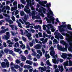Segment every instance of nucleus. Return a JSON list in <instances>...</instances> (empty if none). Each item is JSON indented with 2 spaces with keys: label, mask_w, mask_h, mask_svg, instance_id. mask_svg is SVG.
<instances>
[{
  "label": "nucleus",
  "mask_w": 72,
  "mask_h": 72,
  "mask_svg": "<svg viewBox=\"0 0 72 72\" xmlns=\"http://www.w3.org/2000/svg\"><path fill=\"white\" fill-rule=\"evenodd\" d=\"M46 6L48 10L49 11V12L47 13V17L50 18V19L49 20L47 17H46L45 19L48 23L50 24V23H51L52 22V24H54V23H55L54 20L55 19L54 17H53L54 16L53 12H52L51 10H50V7H51V4L50 3H49L48 4L47 3L46 4Z\"/></svg>",
  "instance_id": "nucleus-1"
},
{
  "label": "nucleus",
  "mask_w": 72,
  "mask_h": 72,
  "mask_svg": "<svg viewBox=\"0 0 72 72\" xmlns=\"http://www.w3.org/2000/svg\"><path fill=\"white\" fill-rule=\"evenodd\" d=\"M30 6V4H27L26 6H25V8H24V11L25 12H26V13L29 14L31 13V10L30 9L29 7Z\"/></svg>",
  "instance_id": "nucleus-2"
},
{
  "label": "nucleus",
  "mask_w": 72,
  "mask_h": 72,
  "mask_svg": "<svg viewBox=\"0 0 72 72\" xmlns=\"http://www.w3.org/2000/svg\"><path fill=\"white\" fill-rule=\"evenodd\" d=\"M36 1L38 2H39V4L41 5H42L47 4V1H44L42 2L40 1V0H36Z\"/></svg>",
  "instance_id": "nucleus-3"
},
{
  "label": "nucleus",
  "mask_w": 72,
  "mask_h": 72,
  "mask_svg": "<svg viewBox=\"0 0 72 72\" xmlns=\"http://www.w3.org/2000/svg\"><path fill=\"white\" fill-rule=\"evenodd\" d=\"M24 68H25V69H30L32 68V67L30 65H25L24 66Z\"/></svg>",
  "instance_id": "nucleus-4"
},
{
  "label": "nucleus",
  "mask_w": 72,
  "mask_h": 72,
  "mask_svg": "<svg viewBox=\"0 0 72 72\" xmlns=\"http://www.w3.org/2000/svg\"><path fill=\"white\" fill-rule=\"evenodd\" d=\"M67 59H69V67H71L72 66V62L70 60V59H72V58L71 57H67Z\"/></svg>",
  "instance_id": "nucleus-5"
},
{
  "label": "nucleus",
  "mask_w": 72,
  "mask_h": 72,
  "mask_svg": "<svg viewBox=\"0 0 72 72\" xmlns=\"http://www.w3.org/2000/svg\"><path fill=\"white\" fill-rule=\"evenodd\" d=\"M61 34L60 33H56V35L55 36V38L57 39L58 40L59 39V37Z\"/></svg>",
  "instance_id": "nucleus-6"
},
{
  "label": "nucleus",
  "mask_w": 72,
  "mask_h": 72,
  "mask_svg": "<svg viewBox=\"0 0 72 72\" xmlns=\"http://www.w3.org/2000/svg\"><path fill=\"white\" fill-rule=\"evenodd\" d=\"M61 57L64 59H66V58H67V54L66 53H63L61 55Z\"/></svg>",
  "instance_id": "nucleus-7"
},
{
  "label": "nucleus",
  "mask_w": 72,
  "mask_h": 72,
  "mask_svg": "<svg viewBox=\"0 0 72 72\" xmlns=\"http://www.w3.org/2000/svg\"><path fill=\"white\" fill-rule=\"evenodd\" d=\"M10 37V36L4 35V36L3 37V39L4 40H8Z\"/></svg>",
  "instance_id": "nucleus-8"
},
{
  "label": "nucleus",
  "mask_w": 72,
  "mask_h": 72,
  "mask_svg": "<svg viewBox=\"0 0 72 72\" xmlns=\"http://www.w3.org/2000/svg\"><path fill=\"white\" fill-rule=\"evenodd\" d=\"M41 48V46L40 44H37L35 46V48L36 49H39Z\"/></svg>",
  "instance_id": "nucleus-9"
},
{
  "label": "nucleus",
  "mask_w": 72,
  "mask_h": 72,
  "mask_svg": "<svg viewBox=\"0 0 72 72\" xmlns=\"http://www.w3.org/2000/svg\"><path fill=\"white\" fill-rule=\"evenodd\" d=\"M26 63L30 64V65H32V62L30 60H27L26 61Z\"/></svg>",
  "instance_id": "nucleus-10"
},
{
  "label": "nucleus",
  "mask_w": 72,
  "mask_h": 72,
  "mask_svg": "<svg viewBox=\"0 0 72 72\" xmlns=\"http://www.w3.org/2000/svg\"><path fill=\"white\" fill-rule=\"evenodd\" d=\"M34 28L35 30H38V28H39V29H41V26H40V25H38V26L36 25V26H34Z\"/></svg>",
  "instance_id": "nucleus-11"
},
{
  "label": "nucleus",
  "mask_w": 72,
  "mask_h": 72,
  "mask_svg": "<svg viewBox=\"0 0 72 72\" xmlns=\"http://www.w3.org/2000/svg\"><path fill=\"white\" fill-rule=\"evenodd\" d=\"M52 60L53 61V63H54L55 64H56V63H57V64L58 63V62L59 61V59H57V60H56L55 61L54 60L52 59Z\"/></svg>",
  "instance_id": "nucleus-12"
},
{
  "label": "nucleus",
  "mask_w": 72,
  "mask_h": 72,
  "mask_svg": "<svg viewBox=\"0 0 72 72\" xmlns=\"http://www.w3.org/2000/svg\"><path fill=\"white\" fill-rule=\"evenodd\" d=\"M14 51L17 52V53H19L20 51H21V49L19 48L16 49L15 48H14Z\"/></svg>",
  "instance_id": "nucleus-13"
},
{
  "label": "nucleus",
  "mask_w": 72,
  "mask_h": 72,
  "mask_svg": "<svg viewBox=\"0 0 72 72\" xmlns=\"http://www.w3.org/2000/svg\"><path fill=\"white\" fill-rule=\"evenodd\" d=\"M67 28H68L69 30H72V29L71 28V25L69 24H68L67 25Z\"/></svg>",
  "instance_id": "nucleus-14"
},
{
  "label": "nucleus",
  "mask_w": 72,
  "mask_h": 72,
  "mask_svg": "<svg viewBox=\"0 0 72 72\" xmlns=\"http://www.w3.org/2000/svg\"><path fill=\"white\" fill-rule=\"evenodd\" d=\"M60 43H61V44H63V45L64 46H65V45H66L67 44H68L66 43V42H64V40H61L60 41Z\"/></svg>",
  "instance_id": "nucleus-15"
},
{
  "label": "nucleus",
  "mask_w": 72,
  "mask_h": 72,
  "mask_svg": "<svg viewBox=\"0 0 72 72\" xmlns=\"http://www.w3.org/2000/svg\"><path fill=\"white\" fill-rule=\"evenodd\" d=\"M1 65L2 67H6V63L5 62H3L1 63Z\"/></svg>",
  "instance_id": "nucleus-16"
},
{
  "label": "nucleus",
  "mask_w": 72,
  "mask_h": 72,
  "mask_svg": "<svg viewBox=\"0 0 72 72\" xmlns=\"http://www.w3.org/2000/svg\"><path fill=\"white\" fill-rule=\"evenodd\" d=\"M55 51L53 50H52L50 52V55H55Z\"/></svg>",
  "instance_id": "nucleus-17"
},
{
  "label": "nucleus",
  "mask_w": 72,
  "mask_h": 72,
  "mask_svg": "<svg viewBox=\"0 0 72 72\" xmlns=\"http://www.w3.org/2000/svg\"><path fill=\"white\" fill-rule=\"evenodd\" d=\"M26 60V57L23 55H22V57H21L22 61H25Z\"/></svg>",
  "instance_id": "nucleus-18"
},
{
  "label": "nucleus",
  "mask_w": 72,
  "mask_h": 72,
  "mask_svg": "<svg viewBox=\"0 0 72 72\" xmlns=\"http://www.w3.org/2000/svg\"><path fill=\"white\" fill-rule=\"evenodd\" d=\"M62 27H63V28H66L67 27V25L66 24H62L60 26V28H62Z\"/></svg>",
  "instance_id": "nucleus-19"
},
{
  "label": "nucleus",
  "mask_w": 72,
  "mask_h": 72,
  "mask_svg": "<svg viewBox=\"0 0 72 72\" xmlns=\"http://www.w3.org/2000/svg\"><path fill=\"white\" fill-rule=\"evenodd\" d=\"M48 39L47 38H46L45 39H44V41H43L42 42V43L43 44H45V43H46L47 42H48Z\"/></svg>",
  "instance_id": "nucleus-20"
},
{
  "label": "nucleus",
  "mask_w": 72,
  "mask_h": 72,
  "mask_svg": "<svg viewBox=\"0 0 72 72\" xmlns=\"http://www.w3.org/2000/svg\"><path fill=\"white\" fill-rule=\"evenodd\" d=\"M17 22L18 23V26L19 27H20V28H23V27H22V26L21 25V24L19 22V21H18V20L17 21Z\"/></svg>",
  "instance_id": "nucleus-21"
},
{
  "label": "nucleus",
  "mask_w": 72,
  "mask_h": 72,
  "mask_svg": "<svg viewBox=\"0 0 72 72\" xmlns=\"http://www.w3.org/2000/svg\"><path fill=\"white\" fill-rule=\"evenodd\" d=\"M32 53H33V56H36V54H37V53H36V52H35V51L34 50H33V49H32Z\"/></svg>",
  "instance_id": "nucleus-22"
},
{
  "label": "nucleus",
  "mask_w": 72,
  "mask_h": 72,
  "mask_svg": "<svg viewBox=\"0 0 72 72\" xmlns=\"http://www.w3.org/2000/svg\"><path fill=\"white\" fill-rule=\"evenodd\" d=\"M53 42L54 44H58V40L55 39H54V40H53Z\"/></svg>",
  "instance_id": "nucleus-23"
},
{
  "label": "nucleus",
  "mask_w": 72,
  "mask_h": 72,
  "mask_svg": "<svg viewBox=\"0 0 72 72\" xmlns=\"http://www.w3.org/2000/svg\"><path fill=\"white\" fill-rule=\"evenodd\" d=\"M59 28H59V30L60 31V32H62L65 31V30L64 29L61 28H60V27H59Z\"/></svg>",
  "instance_id": "nucleus-24"
},
{
  "label": "nucleus",
  "mask_w": 72,
  "mask_h": 72,
  "mask_svg": "<svg viewBox=\"0 0 72 72\" xmlns=\"http://www.w3.org/2000/svg\"><path fill=\"white\" fill-rule=\"evenodd\" d=\"M15 33V32H11V33L12 35H13V36H15V35H18V32H16V33Z\"/></svg>",
  "instance_id": "nucleus-25"
},
{
  "label": "nucleus",
  "mask_w": 72,
  "mask_h": 72,
  "mask_svg": "<svg viewBox=\"0 0 72 72\" xmlns=\"http://www.w3.org/2000/svg\"><path fill=\"white\" fill-rule=\"evenodd\" d=\"M9 51V50L8 49H5L4 50V52L6 54H7Z\"/></svg>",
  "instance_id": "nucleus-26"
},
{
  "label": "nucleus",
  "mask_w": 72,
  "mask_h": 72,
  "mask_svg": "<svg viewBox=\"0 0 72 72\" xmlns=\"http://www.w3.org/2000/svg\"><path fill=\"white\" fill-rule=\"evenodd\" d=\"M58 46L57 47V48L59 50H61L62 48V46H59V45L58 44Z\"/></svg>",
  "instance_id": "nucleus-27"
},
{
  "label": "nucleus",
  "mask_w": 72,
  "mask_h": 72,
  "mask_svg": "<svg viewBox=\"0 0 72 72\" xmlns=\"http://www.w3.org/2000/svg\"><path fill=\"white\" fill-rule=\"evenodd\" d=\"M46 64H47V65L49 66H51V64H50V62H49V60H47L46 62Z\"/></svg>",
  "instance_id": "nucleus-28"
},
{
  "label": "nucleus",
  "mask_w": 72,
  "mask_h": 72,
  "mask_svg": "<svg viewBox=\"0 0 72 72\" xmlns=\"http://www.w3.org/2000/svg\"><path fill=\"white\" fill-rule=\"evenodd\" d=\"M20 13L21 16H23V15H24V12H23V11H21Z\"/></svg>",
  "instance_id": "nucleus-29"
},
{
  "label": "nucleus",
  "mask_w": 72,
  "mask_h": 72,
  "mask_svg": "<svg viewBox=\"0 0 72 72\" xmlns=\"http://www.w3.org/2000/svg\"><path fill=\"white\" fill-rule=\"evenodd\" d=\"M64 65H65L66 66H68V60H67L65 63L64 64Z\"/></svg>",
  "instance_id": "nucleus-30"
},
{
  "label": "nucleus",
  "mask_w": 72,
  "mask_h": 72,
  "mask_svg": "<svg viewBox=\"0 0 72 72\" xmlns=\"http://www.w3.org/2000/svg\"><path fill=\"white\" fill-rule=\"evenodd\" d=\"M5 33V32L4 29L1 30L0 31V33H1V34H2V33Z\"/></svg>",
  "instance_id": "nucleus-31"
},
{
  "label": "nucleus",
  "mask_w": 72,
  "mask_h": 72,
  "mask_svg": "<svg viewBox=\"0 0 72 72\" xmlns=\"http://www.w3.org/2000/svg\"><path fill=\"white\" fill-rule=\"evenodd\" d=\"M32 36L31 34L30 33H28L27 35V36L28 37H31Z\"/></svg>",
  "instance_id": "nucleus-32"
},
{
  "label": "nucleus",
  "mask_w": 72,
  "mask_h": 72,
  "mask_svg": "<svg viewBox=\"0 0 72 72\" xmlns=\"http://www.w3.org/2000/svg\"><path fill=\"white\" fill-rule=\"evenodd\" d=\"M14 67L16 69H18V68H21L20 66H18V65H16Z\"/></svg>",
  "instance_id": "nucleus-33"
},
{
  "label": "nucleus",
  "mask_w": 72,
  "mask_h": 72,
  "mask_svg": "<svg viewBox=\"0 0 72 72\" xmlns=\"http://www.w3.org/2000/svg\"><path fill=\"white\" fill-rule=\"evenodd\" d=\"M9 26L11 28L12 30H14V25L10 24Z\"/></svg>",
  "instance_id": "nucleus-34"
},
{
  "label": "nucleus",
  "mask_w": 72,
  "mask_h": 72,
  "mask_svg": "<svg viewBox=\"0 0 72 72\" xmlns=\"http://www.w3.org/2000/svg\"><path fill=\"white\" fill-rule=\"evenodd\" d=\"M68 44H67L65 46V51H67V49L68 48Z\"/></svg>",
  "instance_id": "nucleus-35"
},
{
  "label": "nucleus",
  "mask_w": 72,
  "mask_h": 72,
  "mask_svg": "<svg viewBox=\"0 0 72 72\" xmlns=\"http://www.w3.org/2000/svg\"><path fill=\"white\" fill-rule=\"evenodd\" d=\"M42 8H43L42 10L43 13H44L45 14L46 13V12H45V11H46V9L42 7Z\"/></svg>",
  "instance_id": "nucleus-36"
},
{
  "label": "nucleus",
  "mask_w": 72,
  "mask_h": 72,
  "mask_svg": "<svg viewBox=\"0 0 72 72\" xmlns=\"http://www.w3.org/2000/svg\"><path fill=\"white\" fill-rule=\"evenodd\" d=\"M6 64L7 67H9V62H6Z\"/></svg>",
  "instance_id": "nucleus-37"
},
{
  "label": "nucleus",
  "mask_w": 72,
  "mask_h": 72,
  "mask_svg": "<svg viewBox=\"0 0 72 72\" xmlns=\"http://www.w3.org/2000/svg\"><path fill=\"white\" fill-rule=\"evenodd\" d=\"M13 5L14 6H17V2L16 1L14 2Z\"/></svg>",
  "instance_id": "nucleus-38"
},
{
  "label": "nucleus",
  "mask_w": 72,
  "mask_h": 72,
  "mask_svg": "<svg viewBox=\"0 0 72 72\" xmlns=\"http://www.w3.org/2000/svg\"><path fill=\"white\" fill-rule=\"evenodd\" d=\"M9 53L10 54H13V51L10 50H9Z\"/></svg>",
  "instance_id": "nucleus-39"
},
{
  "label": "nucleus",
  "mask_w": 72,
  "mask_h": 72,
  "mask_svg": "<svg viewBox=\"0 0 72 72\" xmlns=\"http://www.w3.org/2000/svg\"><path fill=\"white\" fill-rule=\"evenodd\" d=\"M28 59H30V60H32V58H31V55H29L28 57Z\"/></svg>",
  "instance_id": "nucleus-40"
},
{
  "label": "nucleus",
  "mask_w": 72,
  "mask_h": 72,
  "mask_svg": "<svg viewBox=\"0 0 72 72\" xmlns=\"http://www.w3.org/2000/svg\"><path fill=\"white\" fill-rule=\"evenodd\" d=\"M69 51H72V46H71L69 48Z\"/></svg>",
  "instance_id": "nucleus-41"
},
{
  "label": "nucleus",
  "mask_w": 72,
  "mask_h": 72,
  "mask_svg": "<svg viewBox=\"0 0 72 72\" xmlns=\"http://www.w3.org/2000/svg\"><path fill=\"white\" fill-rule=\"evenodd\" d=\"M19 13V11H18V10H16L15 13V15H17V14H18Z\"/></svg>",
  "instance_id": "nucleus-42"
},
{
  "label": "nucleus",
  "mask_w": 72,
  "mask_h": 72,
  "mask_svg": "<svg viewBox=\"0 0 72 72\" xmlns=\"http://www.w3.org/2000/svg\"><path fill=\"white\" fill-rule=\"evenodd\" d=\"M5 20L6 22H9V21H10V18H7L5 19Z\"/></svg>",
  "instance_id": "nucleus-43"
},
{
  "label": "nucleus",
  "mask_w": 72,
  "mask_h": 72,
  "mask_svg": "<svg viewBox=\"0 0 72 72\" xmlns=\"http://www.w3.org/2000/svg\"><path fill=\"white\" fill-rule=\"evenodd\" d=\"M11 69H12V70H13V71H15V72L16 71V70L14 69V67H11Z\"/></svg>",
  "instance_id": "nucleus-44"
},
{
  "label": "nucleus",
  "mask_w": 72,
  "mask_h": 72,
  "mask_svg": "<svg viewBox=\"0 0 72 72\" xmlns=\"http://www.w3.org/2000/svg\"><path fill=\"white\" fill-rule=\"evenodd\" d=\"M8 22L10 24H11L12 23H13V21H12L11 20H10Z\"/></svg>",
  "instance_id": "nucleus-45"
},
{
  "label": "nucleus",
  "mask_w": 72,
  "mask_h": 72,
  "mask_svg": "<svg viewBox=\"0 0 72 72\" xmlns=\"http://www.w3.org/2000/svg\"><path fill=\"white\" fill-rule=\"evenodd\" d=\"M67 56H68V57H71V58L72 57V55L71 54H68L67 55Z\"/></svg>",
  "instance_id": "nucleus-46"
},
{
  "label": "nucleus",
  "mask_w": 72,
  "mask_h": 72,
  "mask_svg": "<svg viewBox=\"0 0 72 72\" xmlns=\"http://www.w3.org/2000/svg\"><path fill=\"white\" fill-rule=\"evenodd\" d=\"M61 50L62 51H66V48H65L64 47H63V48L62 47V48Z\"/></svg>",
  "instance_id": "nucleus-47"
},
{
  "label": "nucleus",
  "mask_w": 72,
  "mask_h": 72,
  "mask_svg": "<svg viewBox=\"0 0 72 72\" xmlns=\"http://www.w3.org/2000/svg\"><path fill=\"white\" fill-rule=\"evenodd\" d=\"M32 15H35V11H32Z\"/></svg>",
  "instance_id": "nucleus-48"
},
{
  "label": "nucleus",
  "mask_w": 72,
  "mask_h": 72,
  "mask_svg": "<svg viewBox=\"0 0 72 72\" xmlns=\"http://www.w3.org/2000/svg\"><path fill=\"white\" fill-rule=\"evenodd\" d=\"M35 19H41V18H40V16L39 15H37V16L36 17H35Z\"/></svg>",
  "instance_id": "nucleus-49"
},
{
  "label": "nucleus",
  "mask_w": 72,
  "mask_h": 72,
  "mask_svg": "<svg viewBox=\"0 0 72 72\" xmlns=\"http://www.w3.org/2000/svg\"><path fill=\"white\" fill-rule=\"evenodd\" d=\"M37 59H40V56L39 55V54H37Z\"/></svg>",
  "instance_id": "nucleus-50"
},
{
  "label": "nucleus",
  "mask_w": 72,
  "mask_h": 72,
  "mask_svg": "<svg viewBox=\"0 0 72 72\" xmlns=\"http://www.w3.org/2000/svg\"><path fill=\"white\" fill-rule=\"evenodd\" d=\"M59 70L61 72H63V71H64V69H63V67L61 68L60 69H59Z\"/></svg>",
  "instance_id": "nucleus-51"
},
{
  "label": "nucleus",
  "mask_w": 72,
  "mask_h": 72,
  "mask_svg": "<svg viewBox=\"0 0 72 72\" xmlns=\"http://www.w3.org/2000/svg\"><path fill=\"white\" fill-rule=\"evenodd\" d=\"M22 39L23 41H24L25 42H26V41H27V40H26V38L23 37H22Z\"/></svg>",
  "instance_id": "nucleus-52"
},
{
  "label": "nucleus",
  "mask_w": 72,
  "mask_h": 72,
  "mask_svg": "<svg viewBox=\"0 0 72 72\" xmlns=\"http://www.w3.org/2000/svg\"><path fill=\"white\" fill-rule=\"evenodd\" d=\"M47 68L46 66L44 67V69L43 70V71H46V69Z\"/></svg>",
  "instance_id": "nucleus-53"
},
{
  "label": "nucleus",
  "mask_w": 72,
  "mask_h": 72,
  "mask_svg": "<svg viewBox=\"0 0 72 72\" xmlns=\"http://www.w3.org/2000/svg\"><path fill=\"white\" fill-rule=\"evenodd\" d=\"M6 10H7V9H8V10H10V7L8 6H7L6 7Z\"/></svg>",
  "instance_id": "nucleus-54"
},
{
  "label": "nucleus",
  "mask_w": 72,
  "mask_h": 72,
  "mask_svg": "<svg viewBox=\"0 0 72 72\" xmlns=\"http://www.w3.org/2000/svg\"><path fill=\"white\" fill-rule=\"evenodd\" d=\"M59 38H60V39H61V40H63V39H64V38H63V36L61 35H60V37Z\"/></svg>",
  "instance_id": "nucleus-55"
},
{
  "label": "nucleus",
  "mask_w": 72,
  "mask_h": 72,
  "mask_svg": "<svg viewBox=\"0 0 72 72\" xmlns=\"http://www.w3.org/2000/svg\"><path fill=\"white\" fill-rule=\"evenodd\" d=\"M26 2L27 3V4L30 5V0H26Z\"/></svg>",
  "instance_id": "nucleus-56"
},
{
  "label": "nucleus",
  "mask_w": 72,
  "mask_h": 72,
  "mask_svg": "<svg viewBox=\"0 0 72 72\" xmlns=\"http://www.w3.org/2000/svg\"><path fill=\"white\" fill-rule=\"evenodd\" d=\"M47 33L48 34H49L50 35H51V32L50 30H48L47 32Z\"/></svg>",
  "instance_id": "nucleus-57"
},
{
  "label": "nucleus",
  "mask_w": 72,
  "mask_h": 72,
  "mask_svg": "<svg viewBox=\"0 0 72 72\" xmlns=\"http://www.w3.org/2000/svg\"><path fill=\"white\" fill-rule=\"evenodd\" d=\"M40 15L41 16H42V17H44L45 15H44V14L42 12L41 13V14H40Z\"/></svg>",
  "instance_id": "nucleus-58"
},
{
  "label": "nucleus",
  "mask_w": 72,
  "mask_h": 72,
  "mask_svg": "<svg viewBox=\"0 0 72 72\" xmlns=\"http://www.w3.org/2000/svg\"><path fill=\"white\" fill-rule=\"evenodd\" d=\"M12 19L13 21H15V17L14 16H13L12 17Z\"/></svg>",
  "instance_id": "nucleus-59"
},
{
  "label": "nucleus",
  "mask_w": 72,
  "mask_h": 72,
  "mask_svg": "<svg viewBox=\"0 0 72 72\" xmlns=\"http://www.w3.org/2000/svg\"><path fill=\"white\" fill-rule=\"evenodd\" d=\"M37 53H38V54H39V53H41V50H37Z\"/></svg>",
  "instance_id": "nucleus-60"
},
{
  "label": "nucleus",
  "mask_w": 72,
  "mask_h": 72,
  "mask_svg": "<svg viewBox=\"0 0 72 72\" xmlns=\"http://www.w3.org/2000/svg\"><path fill=\"white\" fill-rule=\"evenodd\" d=\"M24 53L26 54H28V50H26L24 51Z\"/></svg>",
  "instance_id": "nucleus-61"
},
{
  "label": "nucleus",
  "mask_w": 72,
  "mask_h": 72,
  "mask_svg": "<svg viewBox=\"0 0 72 72\" xmlns=\"http://www.w3.org/2000/svg\"><path fill=\"white\" fill-rule=\"evenodd\" d=\"M20 31L21 32V35H24V34L23 33V30H22V29H21L20 30Z\"/></svg>",
  "instance_id": "nucleus-62"
},
{
  "label": "nucleus",
  "mask_w": 72,
  "mask_h": 72,
  "mask_svg": "<svg viewBox=\"0 0 72 72\" xmlns=\"http://www.w3.org/2000/svg\"><path fill=\"white\" fill-rule=\"evenodd\" d=\"M10 34V33L9 32H6V36H10L9 35Z\"/></svg>",
  "instance_id": "nucleus-63"
},
{
  "label": "nucleus",
  "mask_w": 72,
  "mask_h": 72,
  "mask_svg": "<svg viewBox=\"0 0 72 72\" xmlns=\"http://www.w3.org/2000/svg\"><path fill=\"white\" fill-rule=\"evenodd\" d=\"M18 8L19 9H21V4H18Z\"/></svg>",
  "instance_id": "nucleus-64"
}]
</instances>
